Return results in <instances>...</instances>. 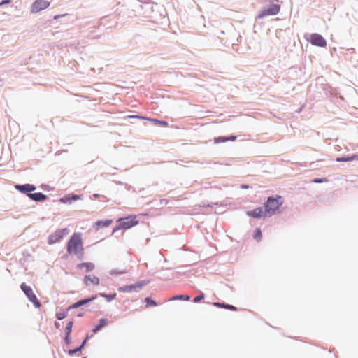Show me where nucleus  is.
I'll use <instances>...</instances> for the list:
<instances>
[{
  "label": "nucleus",
  "mask_w": 358,
  "mask_h": 358,
  "mask_svg": "<svg viewBox=\"0 0 358 358\" xmlns=\"http://www.w3.org/2000/svg\"><path fill=\"white\" fill-rule=\"evenodd\" d=\"M50 3L45 0H36L31 5V11L37 13L50 6Z\"/></svg>",
  "instance_id": "7"
},
{
  "label": "nucleus",
  "mask_w": 358,
  "mask_h": 358,
  "mask_svg": "<svg viewBox=\"0 0 358 358\" xmlns=\"http://www.w3.org/2000/svg\"><path fill=\"white\" fill-rule=\"evenodd\" d=\"M100 296L105 298L108 301H110L115 299L116 294L114 293L113 294H106L105 293H100Z\"/></svg>",
  "instance_id": "23"
},
{
  "label": "nucleus",
  "mask_w": 358,
  "mask_h": 358,
  "mask_svg": "<svg viewBox=\"0 0 358 358\" xmlns=\"http://www.w3.org/2000/svg\"><path fill=\"white\" fill-rule=\"evenodd\" d=\"M15 188L23 193H30L31 192L34 191L36 189V187L31 184L18 185L15 186Z\"/></svg>",
  "instance_id": "13"
},
{
  "label": "nucleus",
  "mask_w": 358,
  "mask_h": 358,
  "mask_svg": "<svg viewBox=\"0 0 358 358\" xmlns=\"http://www.w3.org/2000/svg\"><path fill=\"white\" fill-rule=\"evenodd\" d=\"M83 358H86V357H83Z\"/></svg>",
  "instance_id": "37"
},
{
  "label": "nucleus",
  "mask_w": 358,
  "mask_h": 358,
  "mask_svg": "<svg viewBox=\"0 0 358 358\" xmlns=\"http://www.w3.org/2000/svg\"><path fill=\"white\" fill-rule=\"evenodd\" d=\"M283 203V199L281 196L275 197L270 196L264 203V208L268 216L276 213Z\"/></svg>",
  "instance_id": "2"
},
{
  "label": "nucleus",
  "mask_w": 358,
  "mask_h": 358,
  "mask_svg": "<svg viewBox=\"0 0 358 358\" xmlns=\"http://www.w3.org/2000/svg\"><path fill=\"white\" fill-rule=\"evenodd\" d=\"M94 264L92 262H84L79 264L78 268L80 269L85 268L87 272L92 271L94 269Z\"/></svg>",
  "instance_id": "16"
},
{
  "label": "nucleus",
  "mask_w": 358,
  "mask_h": 358,
  "mask_svg": "<svg viewBox=\"0 0 358 358\" xmlns=\"http://www.w3.org/2000/svg\"><path fill=\"white\" fill-rule=\"evenodd\" d=\"M66 316V314L65 312L62 311V312H59V313H57V315H56V317L58 320H62L64 319L65 317Z\"/></svg>",
  "instance_id": "28"
},
{
  "label": "nucleus",
  "mask_w": 358,
  "mask_h": 358,
  "mask_svg": "<svg viewBox=\"0 0 358 358\" xmlns=\"http://www.w3.org/2000/svg\"><path fill=\"white\" fill-rule=\"evenodd\" d=\"M66 252L69 255H76L80 259L84 257V247L82 234L74 233L69 240L66 245Z\"/></svg>",
  "instance_id": "1"
},
{
  "label": "nucleus",
  "mask_w": 358,
  "mask_h": 358,
  "mask_svg": "<svg viewBox=\"0 0 358 358\" xmlns=\"http://www.w3.org/2000/svg\"><path fill=\"white\" fill-rule=\"evenodd\" d=\"M96 298V296H93V297L90 298V299H83V300L79 301L73 303V305L70 306L69 309L77 308H78V307H80L81 306L85 305L87 303L94 300Z\"/></svg>",
  "instance_id": "15"
},
{
  "label": "nucleus",
  "mask_w": 358,
  "mask_h": 358,
  "mask_svg": "<svg viewBox=\"0 0 358 358\" xmlns=\"http://www.w3.org/2000/svg\"><path fill=\"white\" fill-rule=\"evenodd\" d=\"M213 305L217 308H222L228 309V310H233V311H236L237 310L236 307H235L232 305H229V304H225V303H219V302H214L213 303Z\"/></svg>",
  "instance_id": "18"
},
{
  "label": "nucleus",
  "mask_w": 358,
  "mask_h": 358,
  "mask_svg": "<svg viewBox=\"0 0 358 358\" xmlns=\"http://www.w3.org/2000/svg\"><path fill=\"white\" fill-rule=\"evenodd\" d=\"M65 342L67 345H69L70 343V342H71L70 336H67V334H66Z\"/></svg>",
  "instance_id": "32"
},
{
  "label": "nucleus",
  "mask_w": 358,
  "mask_h": 358,
  "mask_svg": "<svg viewBox=\"0 0 358 358\" xmlns=\"http://www.w3.org/2000/svg\"><path fill=\"white\" fill-rule=\"evenodd\" d=\"M79 199V196H78V195H74V196H73V200H77V199Z\"/></svg>",
  "instance_id": "34"
},
{
  "label": "nucleus",
  "mask_w": 358,
  "mask_h": 358,
  "mask_svg": "<svg viewBox=\"0 0 358 358\" xmlns=\"http://www.w3.org/2000/svg\"><path fill=\"white\" fill-rule=\"evenodd\" d=\"M355 159H358V156L356 155H352L351 157H338L336 159V161L337 162H348V161H352Z\"/></svg>",
  "instance_id": "22"
},
{
  "label": "nucleus",
  "mask_w": 358,
  "mask_h": 358,
  "mask_svg": "<svg viewBox=\"0 0 358 358\" xmlns=\"http://www.w3.org/2000/svg\"><path fill=\"white\" fill-rule=\"evenodd\" d=\"M138 224V220L136 215H129L117 220V226L113 229V232L120 229H129Z\"/></svg>",
  "instance_id": "3"
},
{
  "label": "nucleus",
  "mask_w": 358,
  "mask_h": 358,
  "mask_svg": "<svg viewBox=\"0 0 358 358\" xmlns=\"http://www.w3.org/2000/svg\"><path fill=\"white\" fill-rule=\"evenodd\" d=\"M72 327H73V322L70 321L68 322V324H66V326L65 327V333H66V334H67V336H70L71 332L72 331Z\"/></svg>",
  "instance_id": "24"
},
{
  "label": "nucleus",
  "mask_w": 358,
  "mask_h": 358,
  "mask_svg": "<svg viewBox=\"0 0 358 358\" xmlns=\"http://www.w3.org/2000/svg\"><path fill=\"white\" fill-rule=\"evenodd\" d=\"M190 299V296L186 294H182V295H176L175 296H173L169 300L170 301H175V300H185V301H189Z\"/></svg>",
  "instance_id": "21"
},
{
  "label": "nucleus",
  "mask_w": 358,
  "mask_h": 358,
  "mask_svg": "<svg viewBox=\"0 0 358 358\" xmlns=\"http://www.w3.org/2000/svg\"><path fill=\"white\" fill-rule=\"evenodd\" d=\"M83 281L87 286H97L100 283L99 278L95 275H85L83 279Z\"/></svg>",
  "instance_id": "11"
},
{
  "label": "nucleus",
  "mask_w": 358,
  "mask_h": 358,
  "mask_svg": "<svg viewBox=\"0 0 358 358\" xmlns=\"http://www.w3.org/2000/svg\"><path fill=\"white\" fill-rule=\"evenodd\" d=\"M236 140V136H231L229 137L219 136V137L214 138V142H215V143H220L226 142L227 141H234Z\"/></svg>",
  "instance_id": "17"
},
{
  "label": "nucleus",
  "mask_w": 358,
  "mask_h": 358,
  "mask_svg": "<svg viewBox=\"0 0 358 358\" xmlns=\"http://www.w3.org/2000/svg\"><path fill=\"white\" fill-rule=\"evenodd\" d=\"M126 271L125 270H123V271H117V269H114V270H111L110 273L111 275H120V274H124V273H126Z\"/></svg>",
  "instance_id": "26"
},
{
  "label": "nucleus",
  "mask_w": 358,
  "mask_h": 358,
  "mask_svg": "<svg viewBox=\"0 0 358 358\" xmlns=\"http://www.w3.org/2000/svg\"><path fill=\"white\" fill-rule=\"evenodd\" d=\"M20 287L29 300L33 303L36 308H40L41 306L40 301L38 300L31 287L27 285L25 283H22Z\"/></svg>",
  "instance_id": "4"
},
{
  "label": "nucleus",
  "mask_w": 358,
  "mask_h": 358,
  "mask_svg": "<svg viewBox=\"0 0 358 358\" xmlns=\"http://www.w3.org/2000/svg\"><path fill=\"white\" fill-rule=\"evenodd\" d=\"M69 234L67 229H63L55 231L48 237V243L50 245L59 242L66 235Z\"/></svg>",
  "instance_id": "6"
},
{
  "label": "nucleus",
  "mask_w": 358,
  "mask_h": 358,
  "mask_svg": "<svg viewBox=\"0 0 358 358\" xmlns=\"http://www.w3.org/2000/svg\"><path fill=\"white\" fill-rule=\"evenodd\" d=\"M313 181L316 183H322V182H328V180L326 178H316V179H314Z\"/></svg>",
  "instance_id": "29"
},
{
  "label": "nucleus",
  "mask_w": 358,
  "mask_h": 358,
  "mask_svg": "<svg viewBox=\"0 0 358 358\" xmlns=\"http://www.w3.org/2000/svg\"><path fill=\"white\" fill-rule=\"evenodd\" d=\"M280 10V6L278 4H272L269 6L268 8H263L258 13L259 18H264L266 16L268 15H277Z\"/></svg>",
  "instance_id": "5"
},
{
  "label": "nucleus",
  "mask_w": 358,
  "mask_h": 358,
  "mask_svg": "<svg viewBox=\"0 0 358 358\" xmlns=\"http://www.w3.org/2000/svg\"><path fill=\"white\" fill-rule=\"evenodd\" d=\"M144 285H145V283H143V282H138L135 285L120 287H119L118 290L121 292H133V291L136 292V291L141 289Z\"/></svg>",
  "instance_id": "10"
},
{
  "label": "nucleus",
  "mask_w": 358,
  "mask_h": 358,
  "mask_svg": "<svg viewBox=\"0 0 358 358\" xmlns=\"http://www.w3.org/2000/svg\"><path fill=\"white\" fill-rule=\"evenodd\" d=\"M204 298V294H200L199 296H196L194 299V302L195 303H198L199 301H201L202 299H203Z\"/></svg>",
  "instance_id": "30"
},
{
  "label": "nucleus",
  "mask_w": 358,
  "mask_h": 358,
  "mask_svg": "<svg viewBox=\"0 0 358 358\" xmlns=\"http://www.w3.org/2000/svg\"><path fill=\"white\" fill-rule=\"evenodd\" d=\"M113 222L112 220H99L95 223V226L99 227H107Z\"/></svg>",
  "instance_id": "20"
},
{
  "label": "nucleus",
  "mask_w": 358,
  "mask_h": 358,
  "mask_svg": "<svg viewBox=\"0 0 358 358\" xmlns=\"http://www.w3.org/2000/svg\"><path fill=\"white\" fill-rule=\"evenodd\" d=\"M246 214L253 218L266 217L268 216L266 209L264 210L261 207L256 208L252 210H249Z\"/></svg>",
  "instance_id": "9"
},
{
  "label": "nucleus",
  "mask_w": 358,
  "mask_h": 358,
  "mask_svg": "<svg viewBox=\"0 0 358 358\" xmlns=\"http://www.w3.org/2000/svg\"><path fill=\"white\" fill-rule=\"evenodd\" d=\"M309 41L311 44L319 46V47H325L327 45L326 40L318 34H312L310 36Z\"/></svg>",
  "instance_id": "8"
},
{
  "label": "nucleus",
  "mask_w": 358,
  "mask_h": 358,
  "mask_svg": "<svg viewBox=\"0 0 358 358\" xmlns=\"http://www.w3.org/2000/svg\"><path fill=\"white\" fill-rule=\"evenodd\" d=\"M127 117L128 118L145 119V120H148V121H150L151 122H153L155 124H159V125H161V126H163V127H167L168 126V123L166 122L158 120L157 119L147 118V117H141V116H138V115H129V116H127Z\"/></svg>",
  "instance_id": "12"
},
{
  "label": "nucleus",
  "mask_w": 358,
  "mask_h": 358,
  "mask_svg": "<svg viewBox=\"0 0 358 358\" xmlns=\"http://www.w3.org/2000/svg\"><path fill=\"white\" fill-rule=\"evenodd\" d=\"M28 196L35 201H43L46 199L47 196L43 193H29Z\"/></svg>",
  "instance_id": "14"
},
{
  "label": "nucleus",
  "mask_w": 358,
  "mask_h": 358,
  "mask_svg": "<svg viewBox=\"0 0 358 358\" xmlns=\"http://www.w3.org/2000/svg\"><path fill=\"white\" fill-rule=\"evenodd\" d=\"M87 337L83 341V342L82 343L81 345L80 346V348H81V349L85 346V345L86 344V342H87Z\"/></svg>",
  "instance_id": "33"
},
{
  "label": "nucleus",
  "mask_w": 358,
  "mask_h": 358,
  "mask_svg": "<svg viewBox=\"0 0 358 358\" xmlns=\"http://www.w3.org/2000/svg\"><path fill=\"white\" fill-rule=\"evenodd\" d=\"M262 237V232L259 229H257L255 233L254 238L257 240H260Z\"/></svg>",
  "instance_id": "27"
},
{
  "label": "nucleus",
  "mask_w": 358,
  "mask_h": 358,
  "mask_svg": "<svg viewBox=\"0 0 358 358\" xmlns=\"http://www.w3.org/2000/svg\"><path fill=\"white\" fill-rule=\"evenodd\" d=\"M145 302L147 306H156L157 303L155 301H153L150 297H147L145 299Z\"/></svg>",
  "instance_id": "25"
},
{
  "label": "nucleus",
  "mask_w": 358,
  "mask_h": 358,
  "mask_svg": "<svg viewBox=\"0 0 358 358\" xmlns=\"http://www.w3.org/2000/svg\"><path fill=\"white\" fill-rule=\"evenodd\" d=\"M81 350H82L81 348H80V346H79V347H78V348H76L75 349L69 350V354L72 355H73V354L80 351Z\"/></svg>",
  "instance_id": "31"
},
{
  "label": "nucleus",
  "mask_w": 358,
  "mask_h": 358,
  "mask_svg": "<svg viewBox=\"0 0 358 358\" xmlns=\"http://www.w3.org/2000/svg\"><path fill=\"white\" fill-rule=\"evenodd\" d=\"M94 196H95V197H98V196H99V195H98V194H94Z\"/></svg>",
  "instance_id": "36"
},
{
  "label": "nucleus",
  "mask_w": 358,
  "mask_h": 358,
  "mask_svg": "<svg viewBox=\"0 0 358 358\" xmlns=\"http://www.w3.org/2000/svg\"><path fill=\"white\" fill-rule=\"evenodd\" d=\"M108 324V321L106 319L101 318L99 320V324L93 329V333L96 334L99 331H100L103 327L106 326Z\"/></svg>",
  "instance_id": "19"
},
{
  "label": "nucleus",
  "mask_w": 358,
  "mask_h": 358,
  "mask_svg": "<svg viewBox=\"0 0 358 358\" xmlns=\"http://www.w3.org/2000/svg\"><path fill=\"white\" fill-rule=\"evenodd\" d=\"M241 187L247 189V188H248V185H242Z\"/></svg>",
  "instance_id": "35"
}]
</instances>
